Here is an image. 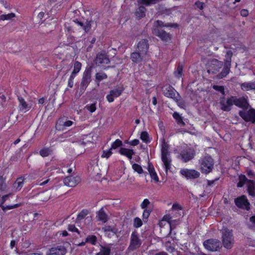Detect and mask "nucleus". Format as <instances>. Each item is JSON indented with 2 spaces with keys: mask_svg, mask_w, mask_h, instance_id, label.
Listing matches in <instances>:
<instances>
[{
  "mask_svg": "<svg viewBox=\"0 0 255 255\" xmlns=\"http://www.w3.org/2000/svg\"><path fill=\"white\" fill-rule=\"evenodd\" d=\"M232 56V51L229 50L226 53V58L224 59V63L216 59L210 60L208 63V73L209 74H216L220 71L223 66L222 71L219 73L216 77L218 79L226 77L230 71Z\"/></svg>",
  "mask_w": 255,
  "mask_h": 255,
  "instance_id": "obj_1",
  "label": "nucleus"
},
{
  "mask_svg": "<svg viewBox=\"0 0 255 255\" xmlns=\"http://www.w3.org/2000/svg\"><path fill=\"white\" fill-rule=\"evenodd\" d=\"M161 160L163 162L165 171L167 172L168 170L171 168L172 160L169 152L168 145L165 141L162 144Z\"/></svg>",
  "mask_w": 255,
  "mask_h": 255,
  "instance_id": "obj_2",
  "label": "nucleus"
},
{
  "mask_svg": "<svg viewBox=\"0 0 255 255\" xmlns=\"http://www.w3.org/2000/svg\"><path fill=\"white\" fill-rule=\"evenodd\" d=\"M92 67H87L83 73L81 82L80 85L79 92L82 94L91 82Z\"/></svg>",
  "mask_w": 255,
  "mask_h": 255,
  "instance_id": "obj_3",
  "label": "nucleus"
},
{
  "mask_svg": "<svg viewBox=\"0 0 255 255\" xmlns=\"http://www.w3.org/2000/svg\"><path fill=\"white\" fill-rule=\"evenodd\" d=\"M222 239L223 246L227 249H231L234 244V239L232 231L227 228L222 230Z\"/></svg>",
  "mask_w": 255,
  "mask_h": 255,
  "instance_id": "obj_4",
  "label": "nucleus"
},
{
  "mask_svg": "<svg viewBox=\"0 0 255 255\" xmlns=\"http://www.w3.org/2000/svg\"><path fill=\"white\" fill-rule=\"evenodd\" d=\"M201 170L203 173L208 174L212 171L214 166V160L209 155H206L199 160Z\"/></svg>",
  "mask_w": 255,
  "mask_h": 255,
  "instance_id": "obj_5",
  "label": "nucleus"
},
{
  "mask_svg": "<svg viewBox=\"0 0 255 255\" xmlns=\"http://www.w3.org/2000/svg\"><path fill=\"white\" fill-rule=\"evenodd\" d=\"M142 244V240L140 239L137 231L134 230L130 236V243L128 250L130 251H134L139 248Z\"/></svg>",
  "mask_w": 255,
  "mask_h": 255,
  "instance_id": "obj_6",
  "label": "nucleus"
},
{
  "mask_svg": "<svg viewBox=\"0 0 255 255\" xmlns=\"http://www.w3.org/2000/svg\"><path fill=\"white\" fill-rule=\"evenodd\" d=\"M203 246L206 249L211 252L218 251L222 247L221 242L216 239H210L205 240Z\"/></svg>",
  "mask_w": 255,
  "mask_h": 255,
  "instance_id": "obj_7",
  "label": "nucleus"
},
{
  "mask_svg": "<svg viewBox=\"0 0 255 255\" xmlns=\"http://www.w3.org/2000/svg\"><path fill=\"white\" fill-rule=\"evenodd\" d=\"M195 155V151L194 149L186 147L183 149L179 153L180 159L184 162H187L192 160Z\"/></svg>",
  "mask_w": 255,
  "mask_h": 255,
  "instance_id": "obj_8",
  "label": "nucleus"
},
{
  "mask_svg": "<svg viewBox=\"0 0 255 255\" xmlns=\"http://www.w3.org/2000/svg\"><path fill=\"white\" fill-rule=\"evenodd\" d=\"M239 116L246 122L255 123V110L250 109L249 110H241L239 112Z\"/></svg>",
  "mask_w": 255,
  "mask_h": 255,
  "instance_id": "obj_9",
  "label": "nucleus"
},
{
  "mask_svg": "<svg viewBox=\"0 0 255 255\" xmlns=\"http://www.w3.org/2000/svg\"><path fill=\"white\" fill-rule=\"evenodd\" d=\"M233 96L226 98L225 97H221L220 99L219 104L220 109L225 112H229L231 110L232 107L234 105Z\"/></svg>",
  "mask_w": 255,
  "mask_h": 255,
  "instance_id": "obj_10",
  "label": "nucleus"
},
{
  "mask_svg": "<svg viewBox=\"0 0 255 255\" xmlns=\"http://www.w3.org/2000/svg\"><path fill=\"white\" fill-rule=\"evenodd\" d=\"M234 105L238 107L242 108L243 110H248L250 105L248 100V97H241L238 98L237 96H233Z\"/></svg>",
  "mask_w": 255,
  "mask_h": 255,
  "instance_id": "obj_11",
  "label": "nucleus"
},
{
  "mask_svg": "<svg viewBox=\"0 0 255 255\" xmlns=\"http://www.w3.org/2000/svg\"><path fill=\"white\" fill-rule=\"evenodd\" d=\"M235 203L239 208L247 210L250 209V203L245 195H242L236 198L235 199Z\"/></svg>",
  "mask_w": 255,
  "mask_h": 255,
  "instance_id": "obj_12",
  "label": "nucleus"
},
{
  "mask_svg": "<svg viewBox=\"0 0 255 255\" xmlns=\"http://www.w3.org/2000/svg\"><path fill=\"white\" fill-rule=\"evenodd\" d=\"M180 173L187 179H194L198 178L200 175L199 172L197 170L186 168L181 169Z\"/></svg>",
  "mask_w": 255,
  "mask_h": 255,
  "instance_id": "obj_13",
  "label": "nucleus"
},
{
  "mask_svg": "<svg viewBox=\"0 0 255 255\" xmlns=\"http://www.w3.org/2000/svg\"><path fill=\"white\" fill-rule=\"evenodd\" d=\"M110 60L108 55L105 51H103L97 54L95 59V63L97 65L100 66L103 64L110 63Z\"/></svg>",
  "mask_w": 255,
  "mask_h": 255,
  "instance_id": "obj_14",
  "label": "nucleus"
},
{
  "mask_svg": "<svg viewBox=\"0 0 255 255\" xmlns=\"http://www.w3.org/2000/svg\"><path fill=\"white\" fill-rule=\"evenodd\" d=\"M81 180L80 177L78 176H68L66 177L64 180L63 182L65 185L69 187H75L79 183H80Z\"/></svg>",
  "mask_w": 255,
  "mask_h": 255,
  "instance_id": "obj_15",
  "label": "nucleus"
},
{
  "mask_svg": "<svg viewBox=\"0 0 255 255\" xmlns=\"http://www.w3.org/2000/svg\"><path fill=\"white\" fill-rule=\"evenodd\" d=\"M152 33L159 37L162 41L167 42L171 39V35L162 29L152 30Z\"/></svg>",
  "mask_w": 255,
  "mask_h": 255,
  "instance_id": "obj_16",
  "label": "nucleus"
},
{
  "mask_svg": "<svg viewBox=\"0 0 255 255\" xmlns=\"http://www.w3.org/2000/svg\"><path fill=\"white\" fill-rule=\"evenodd\" d=\"M66 253V248L63 246L59 245L50 249L47 255H64Z\"/></svg>",
  "mask_w": 255,
  "mask_h": 255,
  "instance_id": "obj_17",
  "label": "nucleus"
},
{
  "mask_svg": "<svg viewBox=\"0 0 255 255\" xmlns=\"http://www.w3.org/2000/svg\"><path fill=\"white\" fill-rule=\"evenodd\" d=\"M162 91L165 96L175 99L176 91L170 85H166L163 86L162 88Z\"/></svg>",
  "mask_w": 255,
  "mask_h": 255,
  "instance_id": "obj_18",
  "label": "nucleus"
},
{
  "mask_svg": "<svg viewBox=\"0 0 255 255\" xmlns=\"http://www.w3.org/2000/svg\"><path fill=\"white\" fill-rule=\"evenodd\" d=\"M145 55L144 54L137 50L136 51L130 54V59L134 63H139L142 61Z\"/></svg>",
  "mask_w": 255,
  "mask_h": 255,
  "instance_id": "obj_19",
  "label": "nucleus"
},
{
  "mask_svg": "<svg viewBox=\"0 0 255 255\" xmlns=\"http://www.w3.org/2000/svg\"><path fill=\"white\" fill-rule=\"evenodd\" d=\"M149 48L148 40L145 39H141L137 44V50L146 54Z\"/></svg>",
  "mask_w": 255,
  "mask_h": 255,
  "instance_id": "obj_20",
  "label": "nucleus"
},
{
  "mask_svg": "<svg viewBox=\"0 0 255 255\" xmlns=\"http://www.w3.org/2000/svg\"><path fill=\"white\" fill-rule=\"evenodd\" d=\"M178 26L177 24H172L170 23H167L164 24L163 22L161 20H157L154 22L152 30L157 29H160L159 28L162 27H177Z\"/></svg>",
  "mask_w": 255,
  "mask_h": 255,
  "instance_id": "obj_21",
  "label": "nucleus"
},
{
  "mask_svg": "<svg viewBox=\"0 0 255 255\" xmlns=\"http://www.w3.org/2000/svg\"><path fill=\"white\" fill-rule=\"evenodd\" d=\"M74 22L78 25L80 26L81 28L84 30L86 32H88L91 28V22L92 21L86 20L85 21H80L77 19L74 20Z\"/></svg>",
  "mask_w": 255,
  "mask_h": 255,
  "instance_id": "obj_22",
  "label": "nucleus"
},
{
  "mask_svg": "<svg viewBox=\"0 0 255 255\" xmlns=\"http://www.w3.org/2000/svg\"><path fill=\"white\" fill-rule=\"evenodd\" d=\"M119 153L123 155L126 156L129 160L132 159V155L134 154L135 152L133 149L126 148L124 147H121L119 150Z\"/></svg>",
  "mask_w": 255,
  "mask_h": 255,
  "instance_id": "obj_23",
  "label": "nucleus"
},
{
  "mask_svg": "<svg viewBox=\"0 0 255 255\" xmlns=\"http://www.w3.org/2000/svg\"><path fill=\"white\" fill-rule=\"evenodd\" d=\"M98 220L105 223L108 220V216L105 213L104 208H102L97 213Z\"/></svg>",
  "mask_w": 255,
  "mask_h": 255,
  "instance_id": "obj_24",
  "label": "nucleus"
},
{
  "mask_svg": "<svg viewBox=\"0 0 255 255\" xmlns=\"http://www.w3.org/2000/svg\"><path fill=\"white\" fill-rule=\"evenodd\" d=\"M247 191L249 195L255 197V182L253 180H249L247 183Z\"/></svg>",
  "mask_w": 255,
  "mask_h": 255,
  "instance_id": "obj_25",
  "label": "nucleus"
},
{
  "mask_svg": "<svg viewBox=\"0 0 255 255\" xmlns=\"http://www.w3.org/2000/svg\"><path fill=\"white\" fill-rule=\"evenodd\" d=\"M73 124V122L71 121H67L64 122L63 119H59L56 124V128H59V130L63 129V128L60 127H70Z\"/></svg>",
  "mask_w": 255,
  "mask_h": 255,
  "instance_id": "obj_26",
  "label": "nucleus"
},
{
  "mask_svg": "<svg viewBox=\"0 0 255 255\" xmlns=\"http://www.w3.org/2000/svg\"><path fill=\"white\" fill-rule=\"evenodd\" d=\"M242 90L244 91L255 90V82H245L241 85Z\"/></svg>",
  "mask_w": 255,
  "mask_h": 255,
  "instance_id": "obj_27",
  "label": "nucleus"
},
{
  "mask_svg": "<svg viewBox=\"0 0 255 255\" xmlns=\"http://www.w3.org/2000/svg\"><path fill=\"white\" fill-rule=\"evenodd\" d=\"M146 11V8L144 6L141 5L136 10L135 15L138 19H141L145 16Z\"/></svg>",
  "mask_w": 255,
  "mask_h": 255,
  "instance_id": "obj_28",
  "label": "nucleus"
},
{
  "mask_svg": "<svg viewBox=\"0 0 255 255\" xmlns=\"http://www.w3.org/2000/svg\"><path fill=\"white\" fill-rule=\"evenodd\" d=\"M24 179L22 177H19L17 178L16 180L14 183L13 186L16 190L19 191L23 185Z\"/></svg>",
  "mask_w": 255,
  "mask_h": 255,
  "instance_id": "obj_29",
  "label": "nucleus"
},
{
  "mask_svg": "<svg viewBox=\"0 0 255 255\" xmlns=\"http://www.w3.org/2000/svg\"><path fill=\"white\" fill-rule=\"evenodd\" d=\"M111 251V250L110 247L101 246L100 252L97 254V255H110Z\"/></svg>",
  "mask_w": 255,
  "mask_h": 255,
  "instance_id": "obj_30",
  "label": "nucleus"
},
{
  "mask_svg": "<svg viewBox=\"0 0 255 255\" xmlns=\"http://www.w3.org/2000/svg\"><path fill=\"white\" fill-rule=\"evenodd\" d=\"M173 117L176 120L177 123L181 126H184L185 125V123L183 121V118L177 112H174L173 114Z\"/></svg>",
  "mask_w": 255,
  "mask_h": 255,
  "instance_id": "obj_31",
  "label": "nucleus"
},
{
  "mask_svg": "<svg viewBox=\"0 0 255 255\" xmlns=\"http://www.w3.org/2000/svg\"><path fill=\"white\" fill-rule=\"evenodd\" d=\"M124 88L123 87H119L110 91V93L115 98L119 97L123 93Z\"/></svg>",
  "mask_w": 255,
  "mask_h": 255,
  "instance_id": "obj_32",
  "label": "nucleus"
},
{
  "mask_svg": "<svg viewBox=\"0 0 255 255\" xmlns=\"http://www.w3.org/2000/svg\"><path fill=\"white\" fill-rule=\"evenodd\" d=\"M239 181L237 183L238 187H243L245 183H248V181L249 180L247 179L245 175L241 174L239 177Z\"/></svg>",
  "mask_w": 255,
  "mask_h": 255,
  "instance_id": "obj_33",
  "label": "nucleus"
},
{
  "mask_svg": "<svg viewBox=\"0 0 255 255\" xmlns=\"http://www.w3.org/2000/svg\"><path fill=\"white\" fill-rule=\"evenodd\" d=\"M18 100L19 102V107L20 110H26L30 108V107H28V104L24 101L23 98L21 97H18Z\"/></svg>",
  "mask_w": 255,
  "mask_h": 255,
  "instance_id": "obj_34",
  "label": "nucleus"
},
{
  "mask_svg": "<svg viewBox=\"0 0 255 255\" xmlns=\"http://www.w3.org/2000/svg\"><path fill=\"white\" fill-rule=\"evenodd\" d=\"M15 16V15L14 13H10L7 14H1L0 15V20H10Z\"/></svg>",
  "mask_w": 255,
  "mask_h": 255,
  "instance_id": "obj_35",
  "label": "nucleus"
},
{
  "mask_svg": "<svg viewBox=\"0 0 255 255\" xmlns=\"http://www.w3.org/2000/svg\"><path fill=\"white\" fill-rule=\"evenodd\" d=\"M89 211L87 210L84 209L81 212H80L77 215V220L81 221L84 219L85 217L88 214Z\"/></svg>",
  "mask_w": 255,
  "mask_h": 255,
  "instance_id": "obj_36",
  "label": "nucleus"
},
{
  "mask_svg": "<svg viewBox=\"0 0 255 255\" xmlns=\"http://www.w3.org/2000/svg\"><path fill=\"white\" fill-rule=\"evenodd\" d=\"M142 225V221L138 217H135L133 219V226L135 228H138Z\"/></svg>",
  "mask_w": 255,
  "mask_h": 255,
  "instance_id": "obj_37",
  "label": "nucleus"
},
{
  "mask_svg": "<svg viewBox=\"0 0 255 255\" xmlns=\"http://www.w3.org/2000/svg\"><path fill=\"white\" fill-rule=\"evenodd\" d=\"M103 229L104 230V232H111L114 234H115V235H116L118 233V230L117 228H116L115 227H113L110 226H106Z\"/></svg>",
  "mask_w": 255,
  "mask_h": 255,
  "instance_id": "obj_38",
  "label": "nucleus"
},
{
  "mask_svg": "<svg viewBox=\"0 0 255 255\" xmlns=\"http://www.w3.org/2000/svg\"><path fill=\"white\" fill-rule=\"evenodd\" d=\"M183 71V66L181 64H179L176 70L174 72L175 77L180 78L182 76Z\"/></svg>",
  "mask_w": 255,
  "mask_h": 255,
  "instance_id": "obj_39",
  "label": "nucleus"
},
{
  "mask_svg": "<svg viewBox=\"0 0 255 255\" xmlns=\"http://www.w3.org/2000/svg\"><path fill=\"white\" fill-rule=\"evenodd\" d=\"M140 137L142 141L146 143L150 142V140L149 139V135L146 131H142L140 134Z\"/></svg>",
  "mask_w": 255,
  "mask_h": 255,
  "instance_id": "obj_40",
  "label": "nucleus"
},
{
  "mask_svg": "<svg viewBox=\"0 0 255 255\" xmlns=\"http://www.w3.org/2000/svg\"><path fill=\"white\" fill-rule=\"evenodd\" d=\"M97 238L95 236H88L86 239V242L90 243L92 245H95L97 242Z\"/></svg>",
  "mask_w": 255,
  "mask_h": 255,
  "instance_id": "obj_41",
  "label": "nucleus"
},
{
  "mask_svg": "<svg viewBox=\"0 0 255 255\" xmlns=\"http://www.w3.org/2000/svg\"><path fill=\"white\" fill-rule=\"evenodd\" d=\"M163 220L167 221L169 224L171 230L175 228V227H173V222L174 221L171 220V217L169 215H166L164 216Z\"/></svg>",
  "mask_w": 255,
  "mask_h": 255,
  "instance_id": "obj_42",
  "label": "nucleus"
},
{
  "mask_svg": "<svg viewBox=\"0 0 255 255\" xmlns=\"http://www.w3.org/2000/svg\"><path fill=\"white\" fill-rule=\"evenodd\" d=\"M180 96L177 93V96L175 97V99H174L176 102L178 106L181 108H183L185 106V102L183 100H180Z\"/></svg>",
  "mask_w": 255,
  "mask_h": 255,
  "instance_id": "obj_43",
  "label": "nucleus"
},
{
  "mask_svg": "<svg viewBox=\"0 0 255 255\" xmlns=\"http://www.w3.org/2000/svg\"><path fill=\"white\" fill-rule=\"evenodd\" d=\"M123 145V142L122 141L120 140L119 139H117L114 141L112 145H111V149H116L119 147H120Z\"/></svg>",
  "mask_w": 255,
  "mask_h": 255,
  "instance_id": "obj_44",
  "label": "nucleus"
},
{
  "mask_svg": "<svg viewBox=\"0 0 255 255\" xmlns=\"http://www.w3.org/2000/svg\"><path fill=\"white\" fill-rule=\"evenodd\" d=\"M50 149L46 148L41 149L39 151V153L42 157H46L50 154Z\"/></svg>",
  "mask_w": 255,
  "mask_h": 255,
  "instance_id": "obj_45",
  "label": "nucleus"
},
{
  "mask_svg": "<svg viewBox=\"0 0 255 255\" xmlns=\"http://www.w3.org/2000/svg\"><path fill=\"white\" fill-rule=\"evenodd\" d=\"M132 168L135 171L137 172L139 174H141L143 172L141 166L138 164H133L132 165Z\"/></svg>",
  "mask_w": 255,
  "mask_h": 255,
  "instance_id": "obj_46",
  "label": "nucleus"
},
{
  "mask_svg": "<svg viewBox=\"0 0 255 255\" xmlns=\"http://www.w3.org/2000/svg\"><path fill=\"white\" fill-rule=\"evenodd\" d=\"M107 78V75L105 73H97L96 74V80L98 81H101Z\"/></svg>",
  "mask_w": 255,
  "mask_h": 255,
  "instance_id": "obj_47",
  "label": "nucleus"
},
{
  "mask_svg": "<svg viewBox=\"0 0 255 255\" xmlns=\"http://www.w3.org/2000/svg\"><path fill=\"white\" fill-rule=\"evenodd\" d=\"M19 206H20V204H14L13 205L6 206L0 205V207H1L2 210L3 211H4V212L6 211V210H10V209H13V208H17Z\"/></svg>",
  "mask_w": 255,
  "mask_h": 255,
  "instance_id": "obj_48",
  "label": "nucleus"
},
{
  "mask_svg": "<svg viewBox=\"0 0 255 255\" xmlns=\"http://www.w3.org/2000/svg\"><path fill=\"white\" fill-rule=\"evenodd\" d=\"M82 64L79 61H76L74 63V70L73 71L78 73L81 69Z\"/></svg>",
  "mask_w": 255,
  "mask_h": 255,
  "instance_id": "obj_49",
  "label": "nucleus"
},
{
  "mask_svg": "<svg viewBox=\"0 0 255 255\" xmlns=\"http://www.w3.org/2000/svg\"><path fill=\"white\" fill-rule=\"evenodd\" d=\"M213 88L218 91L222 93V95H225V89L224 87L223 86H218V85H214L213 86Z\"/></svg>",
  "mask_w": 255,
  "mask_h": 255,
  "instance_id": "obj_50",
  "label": "nucleus"
},
{
  "mask_svg": "<svg viewBox=\"0 0 255 255\" xmlns=\"http://www.w3.org/2000/svg\"><path fill=\"white\" fill-rule=\"evenodd\" d=\"M112 149L110 148L109 150L106 151L104 150L102 155V157L109 158L112 154Z\"/></svg>",
  "mask_w": 255,
  "mask_h": 255,
  "instance_id": "obj_51",
  "label": "nucleus"
},
{
  "mask_svg": "<svg viewBox=\"0 0 255 255\" xmlns=\"http://www.w3.org/2000/svg\"><path fill=\"white\" fill-rule=\"evenodd\" d=\"M150 204V202L148 199H145L141 204V208L145 209L147 208L148 206Z\"/></svg>",
  "mask_w": 255,
  "mask_h": 255,
  "instance_id": "obj_52",
  "label": "nucleus"
},
{
  "mask_svg": "<svg viewBox=\"0 0 255 255\" xmlns=\"http://www.w3.org/2000/svg\"><path fill=\"white\" fill-rule=\"evenodd\" d=\"M195 6L200 9H203L205 6V4L204 2L200 1H197L195 3Z\"/></svg>",
  "mask_w": 255,
  "mask_h": 255,
  "instance_id": "obj_53",
  "label": "nucleus"
},
{
  "mask_svg": "<svg viewBox=\"0 0 255 255\" xmlns=\"http://www.w3.org/2000/svg\"><path fill=\"white\" fill-rule=\"evenodd\" d=\"M150 212L151 211L150 210H147V209H144L142 214L143 219L145 220L147 219V218L149 217Z\"/></svg>",
  "mask_w": 255,
  "mask_h": 255,
  "instance_id": "obj_54",
  "label": "nucleus"
},
{
  "mask_svg": "<svg viewBox=\"0 0 255 255\" xmlns=\"http://www.w3.org/2000/svg\"><path fill=\"white\" fill-rule=\"evenodd\" d=\"M68 229L69 231L71 232H76L78 233L79 234H80V232L79 230L75 227L74 225H69L68 227Z\"/></svg>",
  "mask_w": 255,
  "mask_h": 255,
  "instance_id": "obj_55",
  "label": "nucleus"
},
{
  "mask_svg": "<svg viewBox=\"0 0 255 255\" xmlns=\"http://www.w3.org/2000/svg\"><path fill=\"white\" fill-rule=\"evenodd\" d=\"M149 174H150V176L151 179L154 180L156 182H158L159 179H158V177L156 173L155 172V171L150 173H149Z\"/></svg>",
  "mask_w": 255,
  "mask_h": 255,
  "instance_id": "obj_56",
  "label": "nucleus"
},
{
  "mask_svg": "<svg viewBox=\"0 0 255 255\" xmlns=\"http://www.w3.org/2000/svg\"><path fill=\"white\" fill-rule=\"evenodd\" d=\"M5 188L6 185L4 184L3 177L0 176V190H4Z\"/></svg>",
  "mask_w": 255,
  "mask_h": 255,
  "instance_id": "obj_57",
  "label": "nucleus"
},
{
  "mask_svg": "<svg viewBox=\"0 0 255 255\" xmlns=\"http://www.w3.org/2000/svg\"><path fill=\"white\" fill-rule=\"evenodd\" d=\"M87 109L91 113L95 112L96 109L95 104H92L90 106H87Z\"/></svg>",
  "mask_w": 255,
  "mask_h": 255,
  "instance_id": "obj_58",
  "label": "nucleus"
},
{
  "mask_svg": "<svg viewBox=\"0 0 255 255\" xmlns=\"http://www.w3.org/2000/svg\"><path fill=\"white\" fill-rule=\"evenodd\" d=\"M114 97L113 96L112 94L110 92V94L107 96V99L109 102H113L114 100Z\"/></svg>",
  "mask_w": 255,
  "mask_h": 255,
  "instance_id": "obj_59",
  "label": "nucleus"
},
{
  "mask_svg": "<svg viewBox=\"0 0 255 255\" xmlns=\"http://www.w3.org/2000/svg\"><path fill=\"white\" fill-rule=\"evenodd\" d=\"M65 29L67 30V31L69 34H71V33H73L74 32L72 26H70L69 25H65Z\"/></svg>",
  "mask_w": 255,
  "mask_h": 255,
  "instance_id": "obj_60",
  "label": "nucleus"
},
{
  "mask_svg": "<svg viewBox=\"0 0 255 255\" xmlns=\"http://www.w3.org/2000/svg\"><path fill=\"white\" fill-rule=\"evenodd\" d=\"M148 171L149 173L153 172L155 171L153 165L151 163H148Z\"/></svg>",
  "mask_w": 255,
  "mask_h": 255,
  "instance_id": "obj_61",
  "label": "nucleus"
},
{
  "mask_svg": "<svg viewBox=\"0 0 255 255\" xmlns=\"http://www.w3.org/2000/svg\"><path fill=\"white\" fill-rule=\"evenodd\" d=\"M139 141L138 139H135L130 141V145L131 146H135L139 144Z\"/></svg>",
  "mask_w": 255,
  "mask_h": 255,
  "instance_id": "obj_62",
  "label": "nucleus"
},
{
  "mask_svg": "<svg viewBox=\"0 0 255 255\" xmlns=\"http://www.w3.org/2000/svg\"><path fill=\"white\" fill-rule=\"evenodd\" d=\"M219 179V178L218 177V178H216L214 180H207V185L208 186H212L215 182L216 181H217Z\"/></svg>",
  "mask_w": 255,
  "mask_h": 255,
  "instance_id": "obj_63",
  "label": "nucleus"
},
{
  "mask_svg": "<svg viewBox=\"0 0 255 255\" xmlns=\"http://www.w3.org/2000/svg\"><path fill=\"white\" fill-rule=\"evenodd\" d=\"M249 14V12L247 9H243L241 10V15L243 16H247Z\"/></svg>",
  "mask_w": 255,
  "mask_h": 255,
  "instance_id": "obj_64",
  "label": "nucleus"
}]
</instances>
